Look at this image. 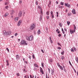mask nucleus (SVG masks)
Instances as JSON below:
<instances>
[{
  "label": "nucleus",
  "mask_w": 78,
  "mask_h": 78,
  "mask_svg": "<svg viewBox=\"0 0 78 78\" xmlns=\"http://www.w3.org/2000/svg\"><path fill=\"white\" fill-rule=\"evenodd\" d=\"M27 39L29 41H33L34 39V37H33V36L30 35L29 37H27Z\"/></svg>",
  "instance_id": "obj_1"
},
{
  "label": "nucleus",
  "mask_w": 78,
  "mask_h": 78,
  "mask_svg": "<svg viewBox=\"0 0 78 78\" xmlns=\"http://www.w3.org/2000/svg\"><path fill=\"white\" fill-rule=\"evenodd\" d=\"M21 44L22 45H28V43H27L26 41L23 40H21Z\"/></svg>",
  "instance_id": "obj_2"
},
{
  "label": "nucleus",
  "mask_w": 78,
  "mask_h": 78,
  "mask_svg": "<svg viewBox=\"0 0 78 78\" xmlns=\"http://www.w3.org/2000/svg\"><path fill=\"white\" fill-rule=\"evenodd\" d=\"M35 28V25L34 23L32 24L30 27V29L32 30H34V29Z\"/></svg>",
  "instance_id": "obj_3"
},
{
  "label": "nucleus",
  "mask_w": 78,
  "mask_h": 78,
  "mask_svg": "<svg viewBox=\"0 0 78 78\" xmlns=\"http://www.w3.org/2000/svg\"><path fill=\"white\" fill-rule=\"evenodd\" d=\"M65 5L66 6H68V8H70V5L69 4V3H65Z\"/></svg>",
  "instance_id": "obj_4"
},
{
  "label": "nucleus",
  "mask_w": 78,
  "mask_h": 78,
  "mask_svg": "<svg viewBox=\"0 0 78 78\" xmlns=\"http://www.w3.org/2000/svg\"><path fill=\"white\" fill-rule=\"evenodd\" d=\"M18 16L19 17H21L22 16V11H20L18 14Z\"/></svg>",
  "instance_id": "obj_5"
},
{
  "label": "nucleus",
  "mask_w": 78,
  "mask_h": 78,
  "mask_svg": "<svg viewBox=\"0 0 78 78\" xmlns=\"http://www.w3.org/2000/svg\"><path fill=\"white\" fill-rule=\"evenodd\" d=\"M21 23H22V20H20L18 23V26H20V25Z\"/></svg>",
  "instance_id": "obj_6"
},
{
  "label": "nucleus",
  "mask_w": 78,
  "mask_h": 78,
  "mask_svg": "<svg viewBox=\"0 0 78 78\" xmlns=\"http://www.w3.org/2000/svg\"><path fill=\"white\" fill-rule=\"evenodd\" d=\"M53 11H51V16H52L51 18H54V15H53Z\"/></svg>",
  "instance_id": "obj_7"
},
{
  "label": "nucleus",
  "mask_w": 78,
  "mask_h": 78,
  "mask_svg": "<svg viewBox=\"0 0 78 78\" xmlns=\"http://www.w3.org/2000/svg\"><path fill=\"white\" fill-rule=\"evenodd\" d=\"M41 69H40V72H41V73L42 74H44V71H43V69H42V68L41 67H40Z\"/></svg>",
  "instance_id": "obj_8"
},
{
  "label": "nucleus",
  "mask_w": 78,
  "mask_h": 78,
  "mask_svg": "<svg viewBox=\"0 0 78 78\" xmlns=\"http://www.w3.org/2000/svg\"><path fill=\"white\" fill-rule=\"evenodd\" d=\"M11 34V31H7V35H8Z\"/></svg>",
  "instance_id": "obj_9"
},
{
  "label": "nucleus",
  "mask_w": 78,
  "mask_h": 78,
  "mask_svg": "<svg viewBox=\"0 0 78 78\" xmlns=\"http://www.w3.org/2000/svg\"><path fill=\"white\" fill-rule=\"evenodd\" d=\"M3 34L4 35H7V31L6 32L5 30L3 31Z\"/></svg>",
  "instance_id": "obj_10"
},
{
  "label": "nucleus",
  "mask_w": 78,
  "mask_h": 78,
  "mask_svg": "<svg viewBox=\"0 0 78 78\" xmlns=\"http://www.w3.org/2000/svg\"><path fill=\"white\" fill-rule=\"evenodd\" d=\"M72 12L73 13V14H75L76 13V12H75V10L74 9H73L72 11Z\"/></svg>",
  "instance_id": "obj_11"
},
{
  "label": "nucleus",
  "mask_w": 78,
  "mask_h": 78,
  "mask_svg": "<svg viewBox=\"0 0 78 78\" xmlns=\"http://www.w3.org/2000/svg\"><path fill=\"white\" fill-rule=\"evenodd\" d=\"M69 31H70L71 34H73V30H71V29H70L69 30Z\"/></svg>",
  "instance_id": "obj_12"
},
{
  "label": "nucleus",
  "mask_w": 78,
  "mask_h": 78,
  "mask_svg": "<svg viewBox=\"0 0 78 78\" xmlns=\"http://www.w3.org/2000/svg\"><path fill=\"white\" fill-rule=\"evenodd\" d=\"M18 17H16L14 19L15 21L17 22L18 21Z\"/></svg>",
  "instance_id": "obj_13"
},
{
  "label": "nucleus",
  "mask_w": 78,
  "mask_h": 78,
  "mask_svg": "<svg viewBox=\"0 0 78 78\" xmlns=\"http://www.w3.org/2000/svg\"><path fill=\"white\" fill-rule=\"evenodd\" d=\"M19 55H16V58L17 59H19Z\"/></svg>",
  "instance_id": "obj_14"
},
{
  "label": "nucleus",
  "mask_w": 78,
  "mask_h": 78,
  "mask_svg": "<svg viewBox=\"0 0 78 78\" xmlns=\"http://www.w3.org/2000/svg\"><path fill=\"white\" fill-rule=\"evenodd\" d=\"M8 15V13H5V15H4L5 17H6Z\"/></svg>",
  "instance_id": "obj_15"
},
{
  "label": "nucleus",
  "mask_w": 78,
  "mask_h": 78,
  "mask_svg": "<svg viewBox=\"0 0 78 78\" xmlns=\"http://www.w3.org/2000/svg\"><path fill=\"white\" fill-rule=\"evenodd\" d=\"M60 68L62 70H63V68L61 66H60Z\"/></svg>",
  "instance_id": "obj_16"
},
{
  "label": "nucleus",
  "mask_w": 78,
  "mask_h": 78,
  "mask_svg": "<svg viewBox=\"0 0 78 78\" xmlns=\"http://www.w3.org/2000/svg\"><path fill=\"white\" fill-rule=\"evenodd\" d=\"M42 15H41L40 16V20H42Z\"/></svg>",
  "instance_id": "obj_17"
},
{
  "label": "nucleus",
  "mask_w": 78,
  "mask_h": 78,
  "mask_svg": "<svg viewBox=\"0 0 78 78\" xmlns=\"http://www.w3.org/2000/svg\"><path fill=\"white\" fill-rule=\"evenodd\" d=\"M34 66L35 67H38V66H37L36 63L34 64Z\"/></svg>",
  "instance_id": "obj_18"
},
{
  "label": "nucleus",
  "mask_w": 78,
  "mask_h": 78,
  "mask_svg": "<svg viewBox=\"0 0 78 78\" xmlns=\"http://www.w3.org/2000/svg\"><path fill=\"white\" fill-rule=\"evenodd\" d=\"M37 33L38 34H41V31L39 29L38 31V32H37Z\"/></svg>",
  "instance_id": "obj_19"
},
{
  "label": "nucleus",
  "mask_w": 78,
  "mask_h": 78,
  "mask_svg": "<svg viewBox=\"0 0 78 78\" xmlns=\"http://www.w3.org/2000/svg\"><path fill=\"white\" fill-rule=\"evenodd\" d=\"M9 8V6H6L5 7V8L6 9H8Z\"/></svg>",
  "instance_id": "obj_20"
},
{
  "label": "nucleus",
  "mask_w": 78,
  "mask_h": 78,
  "mask_svg": "<svg viewBox=\"0 0 78 78\" xmlns=\"http://www.w3.org/2000/svg\"><path fill=\"white\" fill-rule=\"evenodd\" d=\"M67 23L68 25V26H69V24L70 23V22L68 21H67Z\"/></svg>",
  "instance_id": "obj_21"
},
{
  "label": "nucleus",
  "mask_w": 78,
  "mask_h": 78,
  "mask_svg": "<svg viewBox=\"0 0 78 78\" xmlns=\"http://www.w3.org/2000/svg\"><path fill=\"white\" fill-rule=\"evenodd\" d=\"M64 51H63L62 52H61V55H64Z\"/></svg>",
  "instance_id": "obj_22"
},
{
  "label": "nucleus",
  "mask_w": 78,
  "mask_h": 78,
  "mask_svg": "<svg viewBox=\"0 0 78 78\" xmlns=\"http://www.w3.org/2000/svg\"><path fill=\"white\" fill-rule=\"evenodd\" d=\"M76 61L77 62H78V58H76Z\"/></svg>",
  "instance_id": "obj_23"
},
{
  "label": "nucleus",
  "mask_w": 78,
  "mask_h": 78,
  "mask_svg": "<svg viewBox=\"0 0 78 78\" xmlns=\"http://www.w3.org/2000/svg\"><path fill=\"white\" fill-rule=\"evenodd\" d=\"M40 13H41V15L42 16V14H43V12H42V10H41V12H40Z\"/></svg>",
  "instance_id": "obj_24"
},
{
  "label": "nucleus",
  "mask_w": 78,
  "mask_h": 78,
  "mask_svg": "<svg viewBox=\"0 0 78 78\" xmlns=\"http://www.w3.org/2000/svg\"><path fill=\"white\" fill-rule=\"evenodd\" d=\"M9 3V2H6L5 3V5H8Z\"/></svg>",
  "instance_id": "obj_25"
},
{
  "label": "nucleus",
  "mask_w": 78,
  "mask_h": 78,
  "mask_svg": "<svg viewBox=\"0 0 78 78\" xmlns=\"http://www.w3.org/2000/svg\"><path fill=\"white\" fill-rule=\"evenodd\" d=\"M60 5H64V3H63V2H61L60 3Z\"/></svg>",
  "instance_id": "obj_26"
},
{
  "label": "nucleus",
  "mask_w": 78,
  "mask_h": 78,
  "mask_svg": "<svg viewBox=\"0 0 78 78\" xmlns=\"http://www.w3.org/2000/svg\"><path fill=\"white\" fill-rule=\"evenodd\" d=\"M71 51L72 52H74V50H73V48H71Z\"/></svg>",
  "instance_id": "obj_27"
},
{
  "label": "nucleus",
  "mask_w": 78,
  "mask_h": 78,
  "mask_svg": "<svg viewBox=\"0 0 78 78\" xmlns=\"http://www.w3.org/2000/svg\"><path fill=\"white\" fill-rule=\"evenodd\" d=\"M49 61L51 62H53V60H52V59H50L49 60Z\"/></svg>",
  "instance_id": "obj_28"
},
{
  "label": "nucleus",
  "mask_w": 78,
  "mask_h": 78,
  "mask_svg": "<svg viewBox=\"0 0 78 78\" xmlns=\"http://www.w3.org/2000/svg\"><path fill=\"white\" fill-rule=\"evenodd\" d=\"M59 25H60V27H62V23H59Z\"/></svg>",
  "instance_id": "obj_29"
},
{
  "label": "nucleus",
  "mask_w": 78,
  "mask_h": 78,
  "mask_svg": "<svg viewBox=\"0 0 78 78\" xmlns=\"http://www.w3.org/2000/svg\"><path fill=\"white\" fill-rule=\"evenodd\" d=\"M14 10H12V14H13V13H14Z\"/></svg>",
  "instance_id": "obj_30"
},
{
  "label": "nucleus",
  "mask_w": 78,
  "mask_h": 78,
  "mask_svg": "<svg viewBox=\"0 0 78 78\" xmlns=\"http://www.w3.org/2000/svg\"><path fill=\"white\" fill-rule=\"evenodd\" d=\"M38 2L37 1H36V5H38Z\"/></svg>",
  "instance_id": "obj_31"
},
{
  "label": "nucleus",
  "mask_w": 78,
  "mask_h": 78,
  "mask_svg": "<svg viewBox=\"0 0 78 78\" xmlns=\"http://www.w3.org/2000/svg\"><path fill=\"white\" fill-rule=\"evenodd\" d=\"M57 48L58 49V50H61V47H58Z\"/></svg>",
  "instance_id": "obj_32"
},
{
  "label": "nucleus",
  "mask_w": 78,
  "mask_h": 78,
  "mask_svg": "<svg viewBox=\"0 0 78 78\" xmlns=\"http://www.w3.org/2000/svg\"><path fill=\"white\" fill-rule=\"evenodd\" d=\"M41 65L42 67H44V63H41Z\"/></svg>",
  "instance_id": "obj_33"
},
{
  "label": "nucleus",
  "mask_w": 78,
  "mask_h": 78,
  "mask_svg": "<svg viewBox=\"0 0 78 78\" xmlns=\"http://www.w3.org/2000/svg\"><path fill=\"white\" fill-rule=\"evenodd\" d=\"M51 72L52 73H51V74H52V75H53V73H54V71L52 70Z\"/></svg>",
  "instance_id": "obj_34"
},
{
  "label": "nucleus",
  "mask_w": 78,
  "mask_h": 78,
  "mask_svg": "<svg viewBox=\"0 0 78 78\" xmlns=\"http://www.w3.org/2000/svg\"><path fill=\"white\" fill-rule=\"evenodd\" d=\"M73 26L74 27V30H75L76 29V27L75 26V24H74Z\"/></svg>",
  "instance_id": "obj_35"
},
{
  "label": "nucleus",
  "mask_w": 78,
  "mask_h": 78,
  "mask_svg": "<svg viewBox=\"0 0 78 78\" xmlns=\"http://www.w3.org/2000/svg\"><path fill=\"white\" fill-rule=\"evenodd\" d=\"M17 35H18V33H16L15 34V36H17Z\"/></svg>",
  "instance_id": "obj_36"
},
{
  "label": "nucleus",
  "mask_w": 78,
  "mask_h": 78,
  "mask_svg": "<svg viewBox=\"0 0 78 78\" xmlns=\"http://www.w3.org/2000/svg\"><path fill=\"white\" fill-rule=\"evenodd\" d=\"M61 58L62 59H64V56H62Z\"/></svg>",
  "instance_id": "obj_37"
},
{
  "label": "nucleus",
  "mask_w": 78,
  "mask_h": 78,
  "mask_svg": "<svg viewBox=\"0 0 78 78\" xmlns=\"http://www.w3.org/2000/svg\"><path fill=\"white\" fill-rule=\"evenodd\" d=\"M57 65L58 66V67H60V66H60V64H59V63H57Z\"/></svg>",
  "instance_id": "obj_38"
},
{
  "label": "nucleus",
  "mask_w": 78,
  "mask_h": 78,
  "mask_svg": "<svg viewBox=\"0 0 78 78\" xmlns=\"http://www.w3.org/2000/svg\"><path fill=\"white\" fill-rule=\"evenodd\" d=\"M6 50H7V51H9V49H8V48H6Z\"/></svg>",
  "instance_id": "obj_39"
},
{
  "label": "nucleus",
  "mask_w": 78,
  "mask_h": 78,
  "mask_svg": "<svg viewBox=\"0 0 78 78\" xmlns=\"http://www.w3.org/2000/svg\"><path fill=\"white\" fill-rule=\"evenodd\" d=\"M32 57H33V58L34 59V58H35L34 55V54H33V55Z\"/></svg>",
  "instance_id": "obj_40"
},
{
  "label": "nucleus",
  "mask_w": 78,
  "mask_h": 78,
  "mask_svg": "<svg viewBox=\"0 0 78 78\" xmlns=\"http://www.w3.org/2000/svg\"><path fill=\"white\" fill-rule=\"evenodd\" d=\"M69 64L71 65V66H72V64H71V62H70V61H69Z\"/></svg>",
  "instance_id": "obj_41"
},
{
  "label": "nucleus",
  "mask_w": 78,
  "mask_h": 78,
  "mask_svg": "<svg viewBox=\"0 0 78 78\" xmlns=\"http://www.w3.org/2000/svg\"><path fill=\"white\" fill-rule=\"evenodd\" d=\"M46 14H47V15H49V13L48 12H47Z\"/></svg>",
  "instance_id": "obj_42"
},
{
  "label": "nucleus",
  "mask_w": 78,
  "mask_h": 78,
  "mask_svg": "<svg viewBox=\"0 0 78 78\" xmlns=\"http://www.w3.org/2000/svg\"><path fill=\"white\" fill-rule=\"evenodd\" d=\"M48 70L49 73H50V69L48 68Z\"/></svg>",
  "instance_id": "obj_43"
},
{
  "label": "nucleus",
  "mask_w": 78,
  "mask_h": 78,
  "mask_svg": "<svg viewBox=\"0 0 78 78\" xmlns=\"http://www.w3.org/2000/svg\"><path fill=\"white\" fill-rule=\"evenodd\" d=\"M68 16H70V13H68Z\"/></svg>",
  "instance_id": "obj_44"
},
{
  "label": "nucleus",
  "mask_w": 78,
  "mask_h": 78,
  "mask_svg": "<svg viewBox=\"0 0 78 78\" xmlns=\"http://www.w3.org/2000/svg\"><path fill=\"white\" fill-rule=\"evenodd\" d=\"M41 51L43 53H44V50H43L42 49L41 50Z\"/></svg>",
  "instance_id": "obj_45"
},
{
  "label": "nucleus",
  "mask_w": 78,
  "mask_h": 78,
  "mask_svg": "<svg viewBox=\"0 0 78 78\" xmlns=\"http://www.w3.org/2000/svg\"><path fill=\"white\" fill-rule=\"evenodd\" d=\"M58 44L59 45H60V47H61V44L59 43H58Z\"/></svg>",
  "instance_id": "obj_46"
},
{
  "label": "nucleus",
  "mask_w": 78,
  "mask_h": 78,
  "mask_svg": "<svg viewBox=\"0 0 78 78\" xmlns=\"http://www.w3.org/2000/svg\"><path fill=\"white\" fill-rule=\"evenodd\" d=\"M16 75L18 76H19V73H17L16 74Z\"/></svg>",
  "instance_id": "obj_47"
},
{
  "label": "nucleus",
  "mask_w": 78,
  "mask_h": 78,
  "mask_svg": "<svg viewBox=\"0 0 78 78\" xmlns=\"http://www.w3.org/2000/svg\"><path fill=\"white\" fill-rule=\"evenodd\" d=\"M49 5H51V1H49Z\"/></svg>",
  "instance_id": "obj_48"
},
{
  "label": "nucleus",
  "mask_w": 78,
  "mask_h": 78,
  "mask_svg": "<svg viewBox=\"0 0 78 78\" xmlns=\"http://www.w3.org/2000/svg\"><path fill=\"white\" fill-rule=\"evenodd\" d=\"M49 39H50V41H51V37H50Z\"/></svg>",
  "instance_id": "obj_49"
},
{
  "label": "nucleus",
  "mask_w": 78,
  "mask_h": 78,
  "mask_svg": "<svg viewBox=\"0 0 78 78\" xmlns=\"http://www.w3.org/2000/svg\"><path fill=\"white\" fill-rule=\"evenodd\" d=\"M47 19H49V16H47Z\"/></svg>",
  "instance_id": "obj_50"
},
{
  "label": "nucleus",
  "mask_w": 78,
  "mask_h": 78,
  "mask_svg": "<svg viewBox=\"0 0 78 78\" xmlns=\"http://www.w3.org/2000/svg\"><path fill=\"white\" fill-rule=\"evenodd\" d=\"M73 33H75V30L74 29L73 30Z\"/></svg>",
  "instance_id": "obj_51"
},
{
  "label": "nucleus",
  "mask_w": 78,
  "mask_h": 78,
  "mask_svg": "<svg viewBox=\"0 0 78 78\" xmlns=\"http://www.w3.org/2000/svg\"><path fill=\"white\" fill-rule=\"evenodd\" d=\"M7 66H9V63H7Z\"/></svg>",
  "instance_id": "obj_52"
},
{
  "label": "nucleus",
  "mask_w": 78,
  "mask_h": 78,
  "mask_svg": "<svg viewBox=\"0 0 78 78\" xmlns=\"http://www.w3.org/2000/svg\"><path fill=\"white\" fill-rule=\"evenodd\" d=\"M68 11V10L67 9H66V12H67Z\"/></svg>",
  "instance_id": "obj_53"
},
{
  "label": "nucleus",
  "mask_w": 78,
  "mask_h": 78,
  "mask_svg": "<svg viewBox=\"0 0 78 78\" xmlns=\"http://www.w3.org/2000/svg\"><path fill=\"white\" fill-rule=\"evenodd\" d=\"M61 34H59L58 35V36H59V37H61Z\"/></svg>",
  "instance_id": "obj_54"
},
{
  "label": "nucleus",
  "mask_w": 78,
  "mask_h": 78,
  "mask_svg": "<svg viewBox=\"0 0 78 78\" xmlns=\"http://www.w3.org/2000/svg\"><path fill=\"white\" fill-rule=\"evenodd\" d=\"M30 78H33V77L31 76V75H30Z\"/></svg>",
  "instance_id": "obj_55"
},
{
  "label": "nucleus",
  "mask_w": 78,
  "mask_h": 78,
  "mask_svg": "<svg viewBox=\"0 0 78 78\" xmlns=\"http://www.w3.org/2000/svg\"><path fill=\"white\" fill-rule=\"evenodd\" d=\"M59 8H61V6H58Z\"/></svg>",
  "instance_id": "obj_56"
},
{
  "label": "nucleus",
  "mask_w": 78,
  "mask_h": 78,
  "mask_svg": "<svg viewBox=\"0 0 78 78\" xmlns=\"http://www.w3.org/2000/svg\"><path fill=\"white\" fill-rule=\"evenodd\" d=\"M50 42H51V43H53V41H52V40H50Z\"/></svg>",
  "instance_id": "obj_57"
},
{
  "label": "nucleus",
  "mask_w": 78,
  "mask_h": 78,
  "mask_svg": "<svg viewBox=\"0 0 78 78\" xmlns=\"http://www.w3.org/2000/svg\"><path fill=\"white\" fill-rule=\"evenodd\" d=\"M64 30L65 31H66L67 30H66V29L65 28L64 29Z\"/></svg>",
  "instance_id": "obj_58"
},
{
  "label": "nucleus",
  "mask_w": 78,
  "mask_h": 78,
  "mask_svg": "<svg viewBox=\"0 0 78 78\" xmlns=\"http://www.w3.org/2000/svg\"><path fill=\"white\" fill-rule=\"evenodd\" d=\"M38 8L39 9H40V8H41V7H40V6H38Z\"/></svg>",
  "instance_id": "obj_59"
},
{
  "label": "nucleus",
  "mask_w": 78,
  "mask_h": 78,
  "mask_svg": "<svg viewBox=\"0 0 78 78\" xmlns=\"http://www.w3.org/2000/svg\"><path fill=\"white\" fill-rule=\"evenodd\" d=\"M20 4L22 3V1H20Z\"/></svg>",
  "instance_id": "obj_60"
},
{
  "label": "nucleus",
  "mask_w": 78,
  "mask_h": 78,
  "mask_svg": "<svg viewBox=\"0 0 78 78\" xmlns=\"http://www.w3.org/2000/svg\"><path fill=\"white\" fill-rule=\"evenodd\" d=\"M8 62H9V61L8 60H6L7 63H8Z\"/></svg>",
  "instance_id": "obj_61"
},
{
  "label": "nucleus",
  "mask_w": 78,
  "mask_h": 78,
  "mask_svg": "<svg viewBox=\"0 0 78 78\" xmlns=\"http://www.w3.org/2000/svg\"><path fill=\"white\" fill-rule=\"evenodd\" d=\"M24 63H27V61H24Z\"/></svg>",
  "instance_id": "obj_62"
},
{
  "label": "nucleus",
  "mask_w": 78,
  "mask_h": 78,
  "mask_svg": "<svg viewBox=\"0 0 78 78\" xmlns=\"http://www.w3.org/2000/svg\"><path fill=\"white\" fill-rule=\"evenodd\" d=\"M29 58L30 59H31V57L30 56H29Z\"/></svg>",
  "instance_id": "obj_63"
},
{
  "label": "nucleus",
  "mask_w": 78,
  "mask_h": 78,
  "mask_svg": "<svg viewBox=\"0 0 78 78\" xmlns=\"http://www.w3.org/2000/svg\"><path fill=\"white\" fill-rule=\"evenodd\" d=\"M58 34H60V31H58Z\"/></svg>",
  "instance_id": "obj_64"
}]
</instances>
